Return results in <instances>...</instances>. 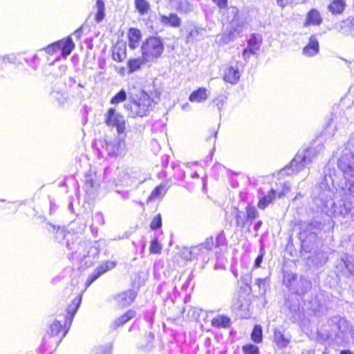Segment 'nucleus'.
Instances as JSON below:
<instances>
[{"instance_id": "nucleus-1", "label": "nucleus", "mask_w": 354, "mask_h": 354, "mask_svg": "<svg viewBox=\"0 0 354 354\" xmlns=\"http://www.w3.org/2000/svg\"><path fill=\"white\" fill-rule=\"evenodd\" d=\"M350 167L348 163L341 165L344 180L338 187H335L331 174L324 169V175L312 193L317 211L330 217H351L354 221V171Z\"/></svg>"}, {"instance_id": "nucleus-2", "label": "nucleus", "mask_w": 354, "mask_h": 354, "mask_svg": "<svg viewBox=\"0 0 354 354\" xmlns=\"http://www.w3.org/2000/svg\"><path fill=\"white\" fill-rule=\"evenodd\" d=\"M351 329L352 326L344 317L334 315L317 329V340L322 344L343 346L348 342Z\"/></svg>"}, {"instance_id": "nucleus-3", "label": "nucleus", "mask_w": 354, "mask_h": 354, "mask_svg": "<svg viewBox=\"0 0 354 354\" xmlns=\"http://www.w3.org/2000/svg\"><path fill=\"white\" fill-rule=\"evenodd\" d=\"M100 244L98 241H73L71 243L68 241L67 248L71 250V258L77 262L82 263L85 261L86 266H91L97 259L100 254Z\"/></svg>"}, {"instance_id": "nucleus-4", "label": "nucleus", "mask_w": 354, "mask_h": 354, "mask_svg": "<svg viewBox=\"0 0 354 354\" xmlns=\"http://www.w3.org/2000/svg\"><path fill=\"white\" fill-rule=\"evenodd\" d=\"M154 100L145 91L139 94L129 97V101L124 107L128 111L129 117L136 118L147 115L154 107Z\"/></svg>"}, {"instance_id": "nucleus-5", "label": "nucleus", "mask_w": 354, "mask_h": 354, "mask_svg": "<svg viewBox=\"0 0 354 354\" xmlns=\"http://www.w3.org/2000/svg\"><path fill=\"white\" fill-rule=\"evenodd\" d=\"M299 225L298 238L301 248L306 252H310L316 243L317 233L322 230L324 224L317 219H311L301 221Z\"/></svg>"}, {"instance_id": "nucleus-6", "label": "nucleus", "mask_w": 354, "mask_h": 354, "mask_svg": "<svg viewBox=\"0 0 354 354\" xmlns=\"http://www.w3.org/2000/svg\"><path fill=\"white\" fill-rule=\"evenodd\" d=\"M317 153L318 151L315 147L299 150L290 162L279 171V175L283 176L298 173L310 164Z\"/></svg>"}, {"instance_id": "nucleus-7", "label": "nucleus", "mask_w": 354, "mask_h": 354, "mask_svg": "<svg viewBox=\"0 0 354 354\" xmlns=\"http://www.w3.org/2000/svg\"><path fill=\"white\" fill-rule=\"evenodd\" d=\"M165 46L159 37L151 36L146 39L142 44V57L145 62H150L159 58L164 52Z\"/></svg>"}, {"instance_id": "nucleus-8", "label": "nucleus", "mask_w": 354, "mask_h": 354, "mask_svg": "<svg viewBox=\"0 0 354 354\" xmlns=\"http://www.w3.org/2000/svg\"><path fill=\"white\" fill-rule=\"evenodd\" d=\"M230 13L233 16L229 26L221 35L220 41L227 44L236 39L243 30V21L239 17V10L236 7H232Z\"/></svg>"}, {"instance_id": "nucleus-9", "label": "nucleus", "mask_w": 354, "mask_h": 354, "mask_svg": "<svg viewBox=\"0 0 354 354\" xmlns=\"http://www.w3.org/2000/svg\"><path fill=\"white\" fill-rule=\"evenodd\" d=\"M234 215L236 220V227L243 230L245 226H248V231H250V227L258 217L259 212L254 206L248 205L245 207V212L235 207Z\"/></svg>"}, {"instance_id": "nucleus-10", "label": "nucleus", "mask_w": 354, "mask_h": 354, "mask_svg": "<svg viewBox=\"0 0 354 354\" xmlns=\"http://www.w3.org/2000/svg\"><path fill=\"white\" fill-rule=\"evenodd\" d=\"M353 111L354 108L353 107L348 108L346 111H343L338 106L334 107L331 118L325 128L326 133H330V129L332 128H334V130L337 131L345 126L349 120L347 115L352 113Z\"/></svg>"}, {"instance_id": "nucleus-11", "label": "nucleus", "mask_w": 354, "mask_h": 354, "mask_svg": "<svg viewBox=\"0 0 354 354\" xmlns=\"http://www.w3.org/2000/svg\"><path fill=\"white\" fill-rule=\"evenodd\" d=\"M335 271L337 276L346 278L354 277V257L348 254H344L337 261Z\"/></svg>"}, {"instance_id": "nucleus-12", "label": "nucleus", "mask_w": 354, "mask_h": 354, "mask_svg": "<svg viewBox=\"0 0 354 354\" xmlns=\"http://www.w3.org/2000/svg\"><path fill=\"white\" fill-rule=\"evenodd\" d=\"M104 122L109 127H115L118 133H124L126 123L124 115L115 108H109L104 115Z\"/></svg>"}, {"instance_id": "nucleus-13", "label": "nucleus", "mask_w": 354, "mask_h": 354, "mask_svg": "<svg viewBox=\"0 0 354 354\" xmlns=\"http://www.w3.org/2000/svg\"><path fill=\"white\" fill-rule=\"evenodd\" d=\"M125 135L118 133V136L111 140H105V149L109 156H117L122 155L126 150Z\"/></svg>"}, {"instance_id": "nucleus-14", "label": "nucleus", "mask_w": 354, "mask_h": 354, "mask_svg": "<svg viewBox=\"0 0 354 354\" xmlns=\"http://www.w3.org/2000/svg\"><path fill=\"white\" fill-rule=\"evenodd\" d=\"M82 302V295H80L75 297L72 302L67 306L66 308V315L64 317V321L65 322V330L63 333V336H66L68 333L70 327L72 324L73 318L77 313L80 304Z\"/></svg>"}, {"instance_id": "nucleus-15", "label": "nucleus", "mask_w": 354, "mask_h": 354, "mask_svg": "<svg viewBox=\"0 0 354 354\" xmlns=\"http://www.w3.org/2000/svg\"><path fill=\"white\" fill-rule=\"evenodd\" d=\"M116 266V262L112 261H106L102 263L88 276L85 282L86 288L90 286L94 281L99 279L102 274L106 272L111 270Z\"/></svg>"}, {"instance_id": "nucleus-16", "label": "nucleus", "mask_w": 354, "mask_h": 354, "mask_svg": "<svg viewBox=\"0 0 354 354\" xmlns=\"http://www.w3.org/2000/svg\"><path fill=\"white\" fill-rule=\"evenodd\" d=\"M116 266V262L112 261H106L102 263L88 276L85 282L86 288L90 286L94 281L99 279L102 274L106 272L111 270Z\"/></svg>"}, {"instance_id": "nucleus-17", "label": "nucleus", "mask_w": 354, "mask_h": 354, "mask_svg": "<svg viewBox=\"0 0 354 354\" xmlns=\"http://www.w3.org/2000/svg\"><path fill=\"white\" fill-rule=\"evenodd\" d=\"M137 295V291L129 289L115 295L114 299L120 306L124 308L133 303Z\"/></svg>"}, {"instance_id": "nucleus-18", "label": "nucleus", "mask_w": 354, "mask_h": 354, "mask_svg": "<svg viewBox=\"0 0 354 354\" xmlns=\"http://www.w3.org/2000/svg\"><path fill=\"white\" fill-rule=\"evenodd\" d=\"M240 77L241 73L238 66H229L224 71L223 80L231 84H236L239 82Z\"/></svg>"}, {"instance_id": "nucleus-19", "label": "nucleus", "mask_w": 354, "mask_h": 354, "mask_svg": "<svg viewBox=\"0 0 354 354\" xmlns=\"http://www.w3.org/2000/svg\"><path fill=\"white\" fill-rule=\"evenodd\" d=\"M319 52V44L315 35H311L308 44L303 48L302 53L306 57H313Z\"/></svg>"}, {"instance_id": "nucleus-20", "label": "nucleus", "mask_w": 354, "mask_h": 354, "mask_svg": "<svg viewBox=\"0 0 354 354\" xmlns=\"http://www.w3.org/2000/svg\"><path fill=\"white\" fill-rule=\"evenodd\" d=\"M328 304L327 302L319 297H315L311 301V310L317 315H325L328 310Z\"/></svg>"}, {"instance_id": "nucleus-21", "label": "nucleus", "mask_w": 354, "mask_h": 354, "mask_svg": "<svg viewBox=\"0 0 354 354\" xmlns=\"http://www.w3.org/2000/svg\"><path fill=\"white\" fill-rule=\"evenodd\" d=\"M160 22L167 26L178 28L181 25V19L176 13H170L168 16L161 15Z\"/></svg>"}, {"instance_id": "nucleus-22", "label": "nucleus", "mask_w": 354, "mask_h": 354, "mask_svg": "<svg viewBox=\"0 0 354 354\" xmlns=\"http://www.w3.org/2000/svg\"><path fill=\"white\" fill-rule=\"evenodd\" d=\"M62 320L55 319L49 326L48 333L51 337L59 336L61 334L59 339L57 342V346L61 342L62 339L65 337L63 336L64 330H65V323L62 324Z\"/></svg>"}, {"instance_id": "nucleus-23", "label": "nucleus", "mask_w": 354, "mask_h": 354, "mask_svg": "<svg viewBox=\"0 0 354 354\" xmlns=\"http://www.w3.org/2000/svg\"><path fill=\"white\" fill-rule=\"evenodd\" d=\"M136 315V312L133 310H129L124 315L120 316L114 320V322L110 325V328L112 330H115L116 328L122 326L129 320L135 317Z\"/></svg>"}, {"instance_id": "nucleus-24", "label": "nucleus", "mask_w": 354, "mask_h": 354, "mask_svg": "<svg viewBox=\"0 0 354 354\" xmlns=\"http://www.w3.org/2000/svg\"><path fill=\"white\" fill-rule=\"evenodd\" d=\"M322 23V17L320 12L316 9H311L306 15L304 26H319Z\"/></svg>"}, {"instance_id": "nucleus-25", "label": "nucleus", "mask_w": 354, "mask_h": 354, "mask_svg": "<svg viewBox=\"0 0 354 354\" xmlns=\"http://www.w3.org/2000/svg\"><path fill=\"white\" fill-rule=\"evenodd\" d=\"M52 232L55 234V239L59 243H62L66 239V245H67L68 241H70V238L73 237V234L69 232H66L64 227H60L50 225Z\"/></svg>"}, {"instance_id": "nucleus-26", "label": "nucleus", "mask_w": 354, "mask_h": 354, "mask_svg": "<svg viewBox=\"0 0 354 354\" xmlns=\"http://www.w3.org/2000/svg\"><path fill=\"white\" fill-rule=\"evenodd\" d=\"M57 43L59 49L62 50V55L64 57H68L75 48V44L70 36L58 41Z\"/></svg>"}, {"instance_id": "nucleus-27", "label": "nucleus", "mask_w": 354, "mask_h": 354, "mask_svg": "<svg viewBox=\"0 0 354 354\" xmlns=\"http://www.w3.org/2000/svg\"><path fill=\"white\" fill-rule=\"evenodd\" d=\"M311 288V283L305 278H301L299 281H297L294 288H291V292L302 295L307 292Z\"/></svg>"}, {"instance_id": "nucleus-28", "label": "nucleus", "mask_w": 354, "mask_h": 354, "mask_svg": "<svg viewBox=\"0 0 354 354\" xmlns=\"http://www.w3.org/2000/svg\"><path fill=\"white\" fill-rule=\"evenodd\" d=\"M208 96L207 89L204 87H200L189 95V100L192 102L201 103L205 102Z\"/></svg>"}, {"instance_id": "nucleus-29", "label": "nucleus", "mask_w": 354, "mask_h": 354, "mask_svg": "<svg viewBox=\"0 0 354 354\" xmlns=\"http://www.w3.org/2000/svg\"><path fill=\"white\" fill-rule=\"evenodd\" d=\"M129 47L134 50L138 46L141 39V32L140 30L136 28H130L128 32Z\"/></svg>"}, {"instance_id": "nucleus-30", "label": "nucleus", "mask_w": 354, "mask_h": 354, "mask_svg": "<svg viewBox=\"0 0 354 354\" xmlns=\"http://www.w3.org/2000/svg\"><path fill=\"white\" fill-rule=\"evenodd\" d=\"M261 41V37L259 35L255 33L250 35L248 40L247 50H250L251 54L254 55L259 50Z\"/></svg>"}, {"instance_id": "nucleus-31", "label": "nucleus", "mask_w": 354, "mask_h": 354, "mask_svg": "<svg viewBox=\"0 0 354 354\" xmlns=\"http://www.w3.org/2000/svg\"><path fill=\"white\" fill-rule=\"evenodd\" d=\"M231 319L225 315H219L212 319L211 325L217 328H227L230 326Z\"/></svg>"}, {"instance_id": "nucleus-32", "label": "nucleus", "mask_w": 354, "mask_h": 354, "mask_svg": "<svg viewBox=\"0 0 354 354\" xmlns=\"http://www.w3.org/2000/svg\"><path fill=\"white\" fill-rule=\"evenodd\" d=\"M346 7L344 0H333L328 5V9L333 15H339L344 12Z\"/></svg>"}, {"instance_id": "nucleus-33", "label": "nucleus", "mask_w": 354, "mask_h": 354, "mask_svg": "<svg viewBox=\"0 0 354 354\" xmlns=\"http://www.w3.org/2000/svg\"><path fill=\"white\" fill-rule=\"evenodd\" d=\"M276 192L274 189H271L267 195L262 196L259 202L258 207L261 209H264L275 198Z\"/></svg>"}, {"instance_id": "nucleus-34", "label": "nucleus", "mask_w": 354, "mask_h": 354, "mask_svg": "<svg viewBox=\"0 0 354 354\" xmlns=\"http://www.w3.org/2000/svg\"><path fill=\"white\" fill-rule=\"evenodd\" d=\"M274 340L277 346L280 348H286L290 341L289 339L285 337L284 334L279 329L274 330Z\"/></svg>"}, {"instance_id": "nucleus-35", "label": "nucleus", "mask_w": 354, "mask_h": 354, "mask_svg": "<svg viewBox=\"0 0 354 354\" xmlns=\"http://www.w3.org/2000/svg\"><path fill=\"white\" fill-rule=\"evenodd\" d=\"M134 4L140 15H147L150 10V4L147 0H134Z\"/></svg>"}, {"instance_id": "nucleus-36", "label": "nucleus", "mask_w": 354, "mask_h": 354, "mask_svg": "<svg viewBox=\"0 0 354 354\" xmlns=\"http://www.w3.org/2000/svg\"><path fill=\"white\" fill-rule=\"evenodd\" d=\"M99 182L95 180L91 175H86L85 179V189L88 194H93L97 189Z\"/></svg>"}, {"instance_id": "nucleus-37", "label": "nucleus", "mask_w": 354, "mask_h": 354, "mask_svg": "<svg viewBox=\"0 0 354 354\" xmlns=\"http://www.w3.org/2000/svg\"><path fill=\"white\" fill-rule=\"evenodd\" d=\"M251 339L256 344H259L263 340V330L259 324L254 325L250 335Z\"/></svg>"}, {"instance_id": "nucleus-38", "label": "nucleus", "mask_w": 354, "mask_h": 354, "mask_svg": "<svg viewBox=\"0 0 354 354\" xmlns=\"http://www.w3.org/2000/svg\"><path fill=\"white\" fill-rule=\"evenodd\" d=\"M97 12L95 15V21L99 23L102 21L105 17V6L103 0H97L96 1Z\"/></svg>"}, {"instance_id": "nucleus-39", "label": "nucleus", "mask_w": 354, "mask_h": 354, "mask_svg": "<svg viewBox=\"0 0 354 354\" xmlns=\"http://www.w3.org/2000/svg\"><path fill=\"white\" fill-rule=\"evenodd\" d=\"M297 281V276L296 274L286 273L283 276L284 284L288 288V289L290 292H291V288H294L295 286H296Z\"/></svg>"}, {"instance_id": "nucleus-40", "label": "nucleus", "mask_w": 354, "mask_h": 354, "mask_svg": "<svg viewBox=\"0 0 354 354\" xmlns=\"http://www.w3.org/2000/svg\"><path fill=\"white\" fill-rule=\"evenodd\" d=\"M176 5V10L183 13L191 11V4L188 0H174Z\"/></svg>"}, {"instance_id": "nucleus-41", "label": "nucleus", "mask_w": 354, "mask_h": 354, "mask_svg": "<svg viewBox=\"0 0 354 354\" xmlns=\"http://www.w3.org/2000/svg\"><path fill=\"white\" fill-rule=\"evenodd\" d=\"M127 99V94L124 89L120 90L116 94H115L111 99L110 103L111 104H118L123 102Z\"/></svg>"}, {"instance_id": "nucleus-42", "label": "nucleus", "mask_w": 354, "mask_h": 354, "mask_svg": "<svg viewBox=\"0 0 354 354\" xmlns=\"http://www.w3.org/2000/svg\"><path fill=\"white\" fill-rule=\"evenodd\" d=\"M199 246L206 256L215 246L213 236L207 238L204 243L199 244Z\"/></svg>"}, {"instance_id": "nucleus-43", "label": "nucleus", "mask_w": 354, "mask_h": 354, "mask_svg": "<svg viewBox=\"0 0 354 354\" xmlns=\"http://www.w3.org/2000/svg\"><path fill=\"white\" fill-rule=\"evenodd\" d=\"M243 354H259V348L251 343L246 344L242 346Z\"/></svg>"}, {"instance_id": "nucleus-44", "label": "nucleus", "mask_w": 354, "mask_h": 354, "mask_svg": "<svg viewBox=\"0 0 354 354\" xmlns=\"http://www.w3.org/2000/svg\"><path fill=\"white\" fill-rule=\"evenodd\" d=\"M140 59H131L128 61L127 67L129 73H133L138 71L142 64Z\"/></svg>"}, {"instance_id": "nucleus-45", "label": "nucleus", "mask_w": 354, "mask_h": 354, "mask_svg": "<svg viewBox=\"0 0 354 354\" xmlns=\"http://www.w3.org/2000/svg\"><path fill=\"white\" fill-rule=\"evenodd\" d=\"M51 98L56 100L59 104L64 102L65 97L64 93L61 91L55 88H53L50 93Z\"/></svg>"}, {"instance_id": "nucleus-46", "label": "nucleus", "mask_w": 354, "mask_h": 354, "mask_svg": "<svg viewBox=\"0 0 354 354\" xmlns=\"http://www.w3.org/2000/svg\"><path fill=\"white\" fill-rule=\"evenodd\" d=\"M167 189L165 185H160L157 186L151 192L149 198L152 199L157 198L166 193Z\"/></svg>"}, {"instance_id": "nucleus-47", "label": "nucleus", "mask_w": 354, "mask_h": 354, "mask_svg": "<svg viewBox=\"0 0 354 354\" xmlns=\"http://www.w3.org/2000/svg\"><path fill=\"white\" fill-rule=\"evenodd\" d=\"M191 253L193 259H198L202 258L203 259H205V254L203 252L201 248L199 245L191 247Z\"/></svg>"}, {"instance_id": "nucleus-48", "label": "nucleus", "mask_w": 354, "mask_h": 354, "mask_svg": "<svg viewBox=\"0 0 354 354\" xmlns=\"http://www.w3.org/2000/svg\"><path fill=\"white\" fill-rule=\"evenodd\" d=\"M25 62L34 70H37L39 66V57L37 54H34L30 57H26Z\"/></svg>"}, {"instance_id": "nucleus-49", "label": "nucleus", "mask_w": 354, "mask_h": 354, "mask_svg": "<svg viewBox=\"0 0 354 354\" xmlns=\"http://www.w3.org/2000/svg\"><path fill=\"white\" fill-rule=\"evenodd\" d=\"M122 180H120V184L125 187H132L136 183L134 177H131L128 173H124Z\"/></svg>"}, {"instance_id": "nucleus-50", "label": "nucleus", "mask_w": 354, "mask_h": 354, "mask_svg": "<svg viewBox=\"0 0 354 354\" xmlns=\"http://www.w3.org/2000/svg\"><path fill=\"white\" fill-rule=\"evenodd\" d=\"M162 250V245L159 243L158 239H153L151 241L150 247H149V251L151 253L153 254H158L160 253Z\"/></svg>"}, {"instance_id": "nucleus-51", "label": "nucleus", "mask_w": 354, "mask_h": 354, "mask_svg": "<svg viewBox=\"0 0 354 354\" xmlns=\"http://www.w3.org/2000/svg\"><path fill=\"white\" fill-rule=\"evenodd\" d=\"M198 30L196 28H189L188 33L185 37V42L187 44L194 42V38L198 35Z\"/></svg>"}, {"instance_id": "nucleus-52", "label": "nucleus", "mask_w": 354, "mask_h": 354, "mask_svg": "<svg viewBox=\"0 0 354 354\" xmlns=\"http://www.w3.org/2000/svg\"><path fill=\"white\" fill-rule=\"evenodd\" d=\"M162 227V217L160 214L156 215L152 219L150 227L153 230H158Z\"/></svg>"}, {"instance_id": "nucleus-53", "label": "nucleus", "mask_w": 354, "mask_h": 354, "mask_svg": "<svg viewBox=\"0 0 354 354\" xmlns=\"http://www.w3.org/2000/svg\"><path fill=\"white\" fill-rule=\"evenodd\" d=\"M254 286L259 288V294L263 295L266 291V279L258 278L255 280Z\"/></svg>"}, {"instance_id": "nucleus-54", "label": "nucleus", "mask_w": 354, "mask_h": 354, "mask_svg": "<svg viewBox=\"0 0 354 354\" xmlns=\"http://www.w3.org/2000/svg\"><path fill=\"white\" fill-rule=\"evenodd\" d=\"M226 100L227 97L224 95H219L214 99L213 102L215 104L218 111L222 110L224 104L226 102Z\"/></svg>"}, {"instance_id": "nucleus-55", "label": "nucleus", "mask_w": 354, "mask_h": 354, "mask_svg": "<svg viewBox=\"0 0 354 354\" xmlns=\"http://www.w3.org/2000/svg\"><path fill=\"white\" fill-rule=\"evenodd\" d=\"M215 247L226 246L227 240L224 232L221 231L216 237Z\"/></svg>"}, {"instance_id": "nucleus-56", "label": "nucleus", "mask_w": 354, "mask_h": 354, "mask_svg": "<svg viewBox=\"0 0 354 354\" xmlns=\"http://www.w3.org/2000/svg\"><path fill=\"white\" fill-rule=\"evenodd\" d=\"M265 255V250L263 247H261L259 251V254L254 260L253 267L254 268H258L261 267V263L263 261V257Z\"/></svg>"}, {"instance_id": "nucleus-57", "label": "nucleus", "mask_w": 354, "mask_h": 354, "mask_svg": "<svg viewBox=\"0 0 354 354\" xmlns=\"http://www.w3.org/2000/svg\"><path fill=\"white\" fill-rule=\"evenodd\" d=\"M44 50H45V52L46 53L53 55V53L57 52L58 50H59L57 41L48 45V46L44 48Z\"/></svg>"}, {"instance_id": "nucleus-58", "label": "nucleus", "mask_w": 354, "mask_h": 354, "mask_svg": "<svg viewBox=\"0 0 354 354\" xmlns=\"http://www.w3.org/2000/svg\"><path fill=\"white\" fill-rule=\"evenodd\" d=\"M181 256L187 261L193 260L190 248H183L181 250Z\"/></svg>"}, {"instance_id": "nucleus-59", "label": "nucleus", "mask_w": 354, "mask_h": 354, "mask_svg": "<svg viewBox=\"0 0 354 354\" xmlns=\"http://www.w3.org/2000/svg\"><path fill=\"white\" fill-rule=\"evenodd\" d=\"M112 346L111 344L106 345L97 349L96 354H111Z\"/></svg>"}, {"instance_id": "nucleus-60", "label": "nucleus", "mask_w": 354, "mask_h": 354, "mask_svg": "<svg viewBox=\"0 0 354 354\" xmlns=\"http://www.w3.org/2000/svg\"><path fill=\"white\" fill-rule=\"evenodd\" d=\"M219 9H225L228 5V0H212Z\"/></svg>"}, {"instance_id": "nucleus-61", "label": "nucleus", "mask_w": 354, "mask_h": 354, "mask_svg": "<svg viewBox=\"0 0 354 354\" xmlns=\"http://www.w3.org/2000/svg\"><path fill=\"white\" fill-rule=\"evenodd\" d=\"M93 219L99 225H103L104 223V216L102 212H97L93 216Z\"/></svg>"}, {"instance_id": "nucleus-62", "label": "nucleus", "mask_w": 354, "mask_h": 354, "mask_svg": "<svg viewBox=\"0 0 354 354\" xmlns=\"http://www.w3.org/2000/svg\"><path fill=\"white\" fill-rule=\"evenodd\" d=\"M283 190L281 192V193L279 194V197H281L282 196H284L288 192L290 189V184L289 182H284L283 183Z\"/></svg>"}, {"instance_id": "nucleus-63", "label": "nucleus", "mask_w": 354, "mask_h": 354, "mask_svg": "<svg viewBox=\"0 0 354 354\" xmlns=\"http://www.w3.org/2000/svg\"><path fill=\"white\" fill-rule=\"evenodd\" d=\"M17 57L15 55H7L3 57V61L4 62L15 63Z\"/></svg>"}, {"instance_id": "nucleus-64", "label": "nucleus", "mask_w": 354, "mask_h": 354, "mask_svg": "<svg viewBox=\"0 0 354 354\" xmlns=\"http://www.w3.org/2000/svg\"><path fill=\"white\" fill-rule=\"evenodd\" d=\"M115 193L119 194L121 196V197L124 200L129 198V192L128 190L115 189Z\"/></svg>"}]
</instances>
